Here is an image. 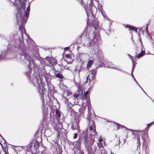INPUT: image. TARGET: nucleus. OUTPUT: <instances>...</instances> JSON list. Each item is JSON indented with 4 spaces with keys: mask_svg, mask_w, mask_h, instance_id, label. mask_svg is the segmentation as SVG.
Returning <instances> with one entry per match:
<instances>
[{
    "mask_svg": "<svg viewBox=\"0 0 154 154\" xmlns=\"http://www.w3.org/2000/svg\"><path fill=\"white\" fill-rule=\"evenodd\" d=\"M89 129L91 131H92L91 135H95L97 134L95 129V125L94 124H92V125H90Z\"/></svg>",
    "mask_w": 154,
    "mask_h": 154,
    "instance_id": "6",
    "label": "nucleus"
},
{
    "mask_svg": "<svg viewBox=\"0 0 154 154\" xmlns=\"http://www.w3.org/2000/svg\"><path fill=\"white\" fill-rule=\"evenodd\" d=\"M113 66H114L113 65H112L111 66H109V67L110 68H114V67Z\"/></svg>",
    "mask_w": 154,
    "mask_h": 154,
    "instance_id": "20",
    "label": "nucleus"
},
{
    "mask_svg": "<svg viewBox=\"0 0 154 154\" xmlns=\"http://www.w3.org/2000/svg\"><path fill=\"white\" fill-rule=\"evenodd\" d=\"M30 11V7L29 6L27 8L26 13V16L25 15L23 16L21 15V13L19 12H18L17 14V22L19 25V22L20 23H25L26 21L24 22L23 20L25 17H27V15L29 14Z\"/></svg>",
    "mask_w": 154,
    "mask_h": 154,
    "instance_id": "1",
    "label": "nucleus"
},
{
    "mask_svg": "<svg viewBox=\"0 0 154 154\" xmlns=\"http://www.w3.org/2000/svg\"><path fill=\"white\" fill-rule=\"evenodd\" d=\"M96 74V72L94 70H91L89 72L88 75L86 78L87 80H89L90 82L94 78Z\"/></svg>",
    "mask_w": 154,
    "mask_h": 154,
    "instance_id": "2",
    "label": "nucleus"
},
{
    "mask_svg": "<svg viewBox=\"0 0 154 154\" xmlns=\"http://www.w3.org/2000/svg\"><path fill=\"white\" fill-rule=\"evenodd\" d=\"M65 56L66 57V60L68 59H69V58H70V57H71V56H70V55H69V54H66V55H65Z\"/></svg>",
    "mask_w": 154,
    "mask_h": 154,
    "instance_id": "14",
    "label": "nucleus"
},
{
    "mask_svg": "<svg viewBox=\"0 0 154 154\" xmlns=\"http://www.w3.org/2000/svg\"><path fill=\"white\" fill-rule=\"evenodd\" d=\"M79 91V95L80 94L79 93H81V98L83 99V101H84V99L86 100V102L87 103L89 104V97L87 96V95L88 94V91H87L85 93L84 96H83V92L82 91L80 90Z\"/></svg>",
    "mask_w": 154,
    "mask_h": 154,
    "instance_id": "3",
    "label": "nucleus"
},
{
    "mask_svg": "<svg viewBox=\"0 0 154 154\" xmlns=\"http://www.w3.org/2000/svg\"><path fill=\"white\" fill-rule=\"evenodd\" d=\"M101 13L102 14V15H103V17H106V16H105V14H104L103 13V12H102V11H101Z\"/></svg>",
    "mask_w": 154,
    "mask_h": 154,
    "instance_id": "21",
    "label": "nucleus"
},
{
    "mask_svg": "<svg viewBox=\"0 0 154 154\" xmlns=\"http://www.w3.org/2000/svg\"><path fill=\"white\" fill-rule=\"evenodd\" d=\"M97 144V146L100 148H103L105 146V143L104 141L103 140L100 136L98 138V141Z\"/></svg>",
    "mask_w": 154,
    "mask_h": 154,
    "instance_id": "4",
    "label": "nucleus"
},
{
    "mask_svg": "<svg viewBox=\"0 0 154 154\" xmlns=\"http://www.w3.org/2000/svg\"><path fill=\"white\" fill-rule=\"evenodd\" d=\"M111 154H114L113 153H112V152H111Z\"/></svg>",
    "mask_w": 154,
    "mask_h": 154,
    "instance_id": "26",
    "label": "nucleus"
},
{
    "mask_svg": "<svg viewBox=\"0 0 154 154\" xmlns=\"http://www.w3.org/2000/svg\"><path fill=\"white\" fill-rule=\"evenodd\" d=\"M22 149V148L20 146L17 147L16 148V149H18L19 150H21Z\"/></svg>",
    "mask_w": 154,
    "mask_h": 154,
    "instance_id": "16",
    "label": "nucleus"
},
{
    "mask_svg": "<svg viewBox=\"0 0 154 154\" xmlns=\"http://www.w3.org/2000/svg\"><path fill=\"white\" fill-rule=\"evenodd\" d=\"M78 95L76 94H74L73 95L74 97L75 98H76L78 97Z\"/></svg>",
    "mask_w": 154,
    "mask_h": 154,
    "instance_id": "19",
    "label": "nucleus"
},
{
    "mask_svg": "<svg viewBox=\"0 0 154 154\" xmlns=\"http://www.w3.org/2000/svg\"><path fill=\"white\" fill-rule=\"evenodd\" d=\"M57 115H58L59 116H60V114L59 112H58V113H57Z\"/></svg>",
    "mask_w": 154,
    "mask_h": 154,
    "instance_id": "24",
    "label": "nucleus"
},
{
    "mask_svg": "<svg viewBox=\"0 0 154 154\" xmlns=\"http://www.w3.org/2000/svg\"><path fill=\"white\" fill-rule=\"evenodd\" d=\"M19 29H20L21 31L22 34L23 33H26L25 30L24 29L23 27H19Z\"/></svg>",
    "mask_w": 154,
    "mask_h": 154,
    "instance_id": "11",
    "label": "nucleus"
},
{
    "mask_svg": "<svg viewBox=\"0 0 154 154\" xmlns=\"http://www.w3.org/2000/svg\"><path fill=\"white\" fill-rule=\"evenodd\" d=\"M84 101H83L84 102V103H86V102L87 103V105H88V106H89V104H88L87 102H86V100L85 99H85H84ZM90 102V101H89V102Z\"/></svg>",
    "mask_w": 154,
    "mask_h": 154,
    "instance_id": "17",
    "label": "nucleus"
},
{
    "mask_svg": "<svg viewBox=\"0 0 154 154\" xmlns=\"http://www.w3.org/2000/svg\"><path fill=\"white\" fill-rule=\"evenodd\" d=\"M93 62V60H89L88 62V63L87 65V67L88 68L90 67L91 66Z\"/></svg>",
    "mask_w": 154,
    "mask_h": 154,
    "instance_id": "10",
    "label": "nucleus"
},
{
    "mask_svg": "<svg viewBox=\"0 0 154 154\" xmlns=\"http://www.w3.org/2000/svg\"><path fill=\"white\" fill-rule=\"evenodd\" d=\"M117 126L118 127V128H122L124 127L123 125H121L119 124H117Z\"/></svg>",
    "mask_w": 154,
    "mask_h": 154,
    "instance_id": "15",
    "label": "nucleus"
},
{
    "mask_svg": "<svg viewBox=\"0 0 154 154\" xmlns=\"http://www.w3.org/2000/svg\"><path fill=\"white\" fill-rule=\"evenodd\" d=\"M91 141H92V142L93 143L94 142V139H93Z\"/></svg>",
    "mask_w": 154,
    "mask_h": 154,
    "instance_id": "25",
    "label": "nucleus"
},
{
    "mask_svg": "<svg viewBox=\"0 0 154 154\" xmlns=\"http://www.w3.org/2000/svg\"><path fill=\"white\" fill-rule=\"evenodd\" d=\"M128 55L129 56V57H130L131 59V60L132 62V63H133V68H132V70L131 73V75L132 76V77L134 78V80L136 82L137 84L139 85V87L141 88V89L144 92V91H143V89L138 84V82L136 81L135 78H134V76H133V74H132V72H133L134 71V66H134L136 64V63L134 62V59H133V57L131 55H130V54H128Z\"/></svg>",
    "mask_w": 154,
    "mask_h": 154,
    "instance_id": "5",
    "label": "nucleus"
},
{
    "mask_svg": "<svg viewBox=\"0 0 154 154\" xmlns=\"http://www.w3.org/2000/svg\"><path fill=\"white\" fill-rule=\"evenodd\" d=\"M77 137V134L76 133H75L73 137L75 139Z\"/></svg>",
    "mask_w": 154,
    "mask_h": 154,
    "instance_id": "18",
    "label": "nucleus"
},
{
    "mask_svg": "<svg viewBox=\"0 0 154 154\" xmlns=\"http://www.w3.org/2000/svg\"><path fill=\"white\" fill-rule=\"evenodd\" d=\"M56 75L57 77L60 78L61 79H62L63 78V75L60 73L57 74Z\"/></svg>",
    "mask_w": 154,
    "mask_h": 154,
    "instance_id": "13",
    "label": "nucleus"
},
{
    "mask_svg": "<svg viewBox=\"0 0 154 154\" xmlns=\"http://www.w3.org/2000/svg\"><path fill=\"white\" fill-rule=\"evenodd\" d=\"M154 123V122H152V123H150V124H148V125H147V126H149V125H151L152 124V123Z\"/></svg>",
    "mask_w": 154,
    "mask_h": 154,
    "instance_id": "23",
    "label": "nucleus"
},
{
    "mask_svg": "<svg viewBox=\"0 0 154 154\" xmlns=\"http://www.w3.org/2000/svg\"><path fill=\"white\" fill-rule=\"evenodd\" d=\"M73 60L72 58L70 57V58H69V59L66 60V61L67 62L69 63H71L73 62Z\"/></svg>",
    "mask_w": 154,
    "mask_h": 154,
    "instance_id": "12",
    "label": "nucleus"
},
{
    "mask_svg": "<svg viewBox=\"0 0 154 154\" xmlns=\"http://www.w3.org/2000/svg\"><path fill=\"white\" fill-rule=\"evenodd\" d=\"M57 111H56V113H57Z\"/></svg>",
    "mask_w": 154,
    "mask_h": 154,
    "instance_id": "27",
    "label": "nucleus"
},
{
    "mask_svg": "<svg viewBox=\"0 0 154 154\" xmlns=\"http://www.w3.org/2000/svg\"><path fill=\"white\" fill-rule=\"evenodd\" d=\"M125 27L126 28H129L130 30H132L135 31H136L137 30V29L136 28L129 25H127Z\"/></svg>",
    "mask_w": 154,
    "mask_h": 154,
    "instance_id": "8",
    "label": "nucleus"
},
{
    "mask_svg": "<svg viewBox=\"0 0 154 154\" xmlns=\"http://www.w3.org/2000/svg\"><path fill=\"white\" fill-rule=\"evenodd\" d=\"M145 52L144 51H142L140 54H137V58H139L142 57L144 54Z\"/></svg>",
    "mask_w": 154,
    "mask_h": 154,
    "instance_id": "9",
    "label": "nucleus"
},
{
    "mask_svg": "<svg viewBox=\"0 0 154 154\" xmlns=\"http://www.w3.org/2000/svg\"><path fill=\"white\" fill-rule=\"evenodd\" d=\"M3 140V142H4V143L3 144L4 146H3V144H2V143H1V145L2 146V148L4 150L5 154H8V152L6 151H7L6 144V143H5V141L4 140ZM0 154H2L0 153Z\"/></svg>",
    "mask_w": 154,
    "mask_h": 154,
    "instance_id": "7",
    "label": "nucleus"
},
{
    "mask_svg": "<svg viewBox=\"0 0 154 154\" xmlns=\"http://www.w3.org/2000/svg\"><path fill=\"white\" fill-rule=\"evenodd\" d=\"M94 35V36H95V35Z\"/></svg>",
    "mask_w": 154,
    "mask_h": 154,
    "instance_id": "28",
    "label": "nucleus"
},
{
    "mask_svg": "<svg viewBox=\"0 0 154 154\" xmlns=\"http://www.w3.org/2000/svg\"><path fill=\"white\" fill-rule=\"evenodd\" d=\"M69 47H66V48H64V50H68L69 49Z\"/></svg>",
    "mask_w": 154,
    "mask_h": 154,
    "instance_id": "22",
    "label": "nucleus"
}]
</instances>
